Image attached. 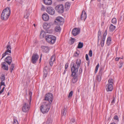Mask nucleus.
I'll return each instance as SVG.
<instances>
[{"label": "nucleus", "mask_w": 124, "mask_h": 124, "mask_svg": "<svg viewBox=\"0 0 124 124\" xmlns=\"http://www.w3.org/2000/svg\"><path fill=\"white\" fill-rule=\"evenodd\" d=\"M81 60L80 59H78L75 63L72 62L70 65L71 71L72 73L71 76L73 77L72 82L74 83H76L78 80V75L77 74L79 67L80 65Z\"/></svg>", "instance_id": "f257e3e1"}, {"label": "nucleus", "mask_w": 124, "mask_h": 124, "mask_svg": "<svg viewBox=\"0 0 124 124\" xmlns=\"http://www.w3.org/2000/svg\"><path fill=\"white\" fill-rule=\"evenodd\" d=\"M11 12L10 8L7 7L3 10L1 14V18L2 20H6L9 16Z\"/></svg>", "instance_id": "f03ea898"}, {"label": "nucleus", "mask_w": 124, "mask_h": 124, "mask_svg": "<svg viewBox=\"0 0 124 124\" xmlns=\"http://www.w3.org/2000/svg\"><path fill=\"white\" fill-rule=\"evenodd\" d=\"M50 105L46 102H44L40 107L41 112L43 114L48 112L50 108Z\"/></svg>", "instance_id": "7ed1b4c3"}, {"label": "nucleus", "mask_w": 124, "mask_h": 124, "mask_svg": "<svg viewBox=\"0 0 124 124\" xmlns=\"http://www.w3.org/2000/svg\"><path fill=\"white\" fill-rule=\"evenodd\" d=\"M53 100V94L51 93H49L45 95V98L44 101H46V103L51 104Z\"/></svg>", "instance_id": "20e7f679"}, {"label": "nucleus", "mask_w": 124, "mask_h": 124, "mask_svg": "<svg viewBox=\"0 0 124 124\" xmlns=\"http://www.w3.org/2000/svg\"><path fill=\"white\" fill-rule=\"evenodd\" d=\"M46 41L51 44H54L56 38L53 35H47L45 37Z\"/></svg>", "instance_id": "39448f33"}, {"label": "nucleus", "mask_w": 124, "mask_h": 124, "mask_svg": "<svg viewBox=\"0 0 124 124\" xmlns=\"http://www.w3.org/2000/svg\"><path fill=\"white\" fill-rule=\"evenodd\" d=\"M31 102V101H28L24 103L22 107V110L24 112H26L29 110L30 108V105Z\"/></svg>", "instance_id": "423d86ee"}, {"label": "nucleus", "mask_w": 124, "mask_h": 124, "mask_svg": "<svg viewBox=\"0 0 124 124\" xmlns=\"http://www.w3.org/2000/svg\"><path fill=\"white\" fill-rule=\"evenodd\" d=\"M64 20L61 17H58L55 20L54 22L56 25H61L63 23Z\"/></svg>", "instance_id": "0eeeda50"}, {"label": "nucleus", "mask_w": 124, "mask_h": 124, "mask_svg": "<svg viewBox=\"0 0 124 124\" xmlns=\"http://www.w3.org/2000/svg\"><path fill=\"white\" fill-rule=\"evenodd\" d=\"M103 68L102 67H100L99 75L96 77V80L97 81L99 82L101 81L102 75L103 73Z\"/></svg>", "instance_id": "6e6552de"}, {"label": "nucleus", "mask_w": 124, "mask_h": 124, "mask_svg": "<svg viewBox=\"0 0 124 124\" xmlns=\"http://www.w3.org/2000/svg\"><path fill=\"white\" fill-rule=\"evenodd\" d=\"M56 10L59 13H62L64 12L63 6L62 4L58 5L55 7Z\"/></svg>", "instance_id": "1a4fd4ad"}, {"label": "nucleus", "mask_w": 124, "mask_h": 124, "mask_svg": "<svg viewBox=\"0 0 124 124\" xmlns=\"http://www.w3.org/2000/svg\"><path fill=\"white\" fill-rule=\"evenodd\" d=\"M46 10V12L50 15H52L55 13L54 10L51 6L47 7Z\"/></svg>", "instance_id": "9d476101"}, {"label": "nucleus", "mask_w": 124, "mask_h": 124, "mask_svg": "<svg viewBox=\"0 0 124 124\" xmlns=\"http://www.w3.org/2000/svg\"><path fill=\"white\" fill-rule=\"evenodd\" d=\"M7 50L3 54H2V56L1 59H2L3 58L5 57L6 55L8 54V52L10 53H11V46L10 45H7Z\"/></svg>", "instance_id": "9b49d317"}, {"label": "nucleus", "mask_w": 124, "mask_h": 124, "mask_svg": "<svg viewBox=\"0 0 124 124\" xmlns=\"http://www.w3.org/2000/svg\"><path fill=\"white\" fill-rule=\"evenodd\" d=\"M39 57V56L37 54H33L32 56L31 60L32 63L33 64L36 63L38 60Z\"/></svg>", "instance_id": "f8f14e48"}, {"label": "nucleus", "mask_w": 124, "mask_h": 124, "mask_svg": "<svg viewBox=\"0 0 124 124\" xmlns=\"http://www.w3.org/2000/svg\"><path fill=\"white\" fill-rule=\"evenodd\" d=\"M80 31V29L79 28H74L72 30V33L74 36H75L78 34Z\"/></svg>", "instance_id": "ddd939ff"}, {"label": "nucleus", "mask_w": 124, "mask_h": 124, "mask_svg": "<svg viewBox=\"0 0 124 124\" xmlns=\"http://www.w3.org/2000/svg\"><path fill=\"white\" fill-rule=\"evenodd\" d=\"M106 88L107 91H111L113 89V85L111 84H108L107 85Z\"/></svg>", "instance_id": "4468645a"}, {"label": "nucleus", "mask_w": 124, "mask_h": 124, "mask_svg": "<svg viewBox=\"0 0 124 124\" xmlns=\"http://www.w3.org/2000/svg\"><path fill=\"white\" fill-rule=\"evenodd\" d=\"M42 17L43 20L45 21H47L49 19L48 15L46 13H44L43 14Z\"/></svg>", "instance_id": "2eb2a0df"}, {"label": "nucleus", "mask_w": 124, "mask_h": 124, "mask_svg": "<svg viewBox=\"0 0 124 124\" xmlns=\"http://www.w3.org/2000/svg\"><path fill=\"white\" fill-rule=\"evenodd\" d=\"M87 17L85 11H83L81 15V20H85Z\"/></svg>", "instance_id": "dca6fc26"}, {"label": "nucleus", "mask_w": 124, "mask_h": 124, "mask_svg": "<svg viewBox=\"0 0 124 124\" xmlns=\"http://www.w3.org/2000/svg\"><path fill=\"white\" fill-rule=\"evenodd\" d=\"M52 24L51 23H44L43 25V27L45 29H47L49 28Z\"/></svg>", "instance_id": "f3484780"}, {"label": "nucleus", "mask_w": 124, "mask_h": 124, "mask_svg": "<svg viewBox=\"0 0 124 124\" xmlns=\"http://www.w3.org/2000/svg\"><path fill=\"white\" fill-rule=\"evenodd\" d=\"M5 61L10 65L12 61V57L11 56H8L5 59Z\"/></svg>", "instance_id": "a211bd4d"}, {"label": "nucleus", "mask_w": 124, "mask_h": 124, "mask_svg": "<svg viewBox=\"0 0 124 124\" xmlns=\"http://www.w3.org/2000/svg\"><path fill=\"white\" fill-rule=\"evenodd\" d=\"M6 64L5 62H2L1 64V65H2L1 67L4 70H8V65H6Z\"/></svg>", "instance_id": "6ab92c4d"}, {"label": "nucleus", "mask_w": 124, "mask_h": 124, "mask_svg": "<svg viewBox=\"0 0 124 124\" xmlns=\"http://www.w3.org/2000/svg\"><path fill=\"white\" fill-rule=\"evenodd\" d=\"M48 68L47 66H45L43 72L44 75L43 77L44 78H45L47 77V70H48Z\"/></svg>", "instance_id": "aec40b11"}, {"label": "nucleus", "mask_w": 124, "mask_h": 124, "mask_svg": "<svg viewBox=\"0 0 124 124\" xmlns=\"http://www.w3.org/2000/svg\"><path fill=\"white\" fill-rule=\"evenodd\" d=\"M42 51L45 53H47L49 51V48L48 47L43 46L42 47Z\"/></svg>", "instance_id": "412c9836"}, {"label": "nucleus", "mask_w": 124, "mask_h": 124, "mask_svg": "<svg viewBox=\"0 0 124 124\" xmlns=\"http://www.w3.org/2000/svg\"><path fill=\"white\" fill-rule=\"evenodd\" d=\"M44 3L46 5H50L52 3L51 0H44Z\"/></svg>", "instance_id": "4be33fe9"}, {"label": "nucleus", "mask_w": 124, "mask_h": 124, "mask_svg": "<svg viewBox=\"0 0 124 124\" xmlns=\"http://www.w3.org/2000/svg\"><path fill=\"white\" fill-rule=\"evenodd\" d=\"M70 5V3L68 2H66L65 4V8L67 11L68 10L69 8Z\"/></svg>", "instance_id": "5701e85b"}, {"label": "nucleus", "mask_w": 124, "mask_h": 124, "mask_svg": "<svg viewBox=\"0 0 124 124\" xmlns=\"http://www.w3.org/2000/svg\"><path fill=\"white\" fill-rule=\"evenodd\" d=\"M55 31L56 32H60L61 31V29L60 26L58 25L56 26L55 28Z\"/></svg>", "instance_id": "b1692460"}, {"label": "nucleus", "mask_w": 124, "mask_h": 124, "mask_svg": "<svg viewBox=\"0 0 124 124\" xmlns=\"http://www.w3.org/2000/svg\"><path fill=\"white\" fill-rule=\"evenodd\" d=\"M116 26L113 25L112 24H111L109 27V29L111 31H114L116 29Z\"/></svg>", "instance_id": "393cba45"}, {"label": "nucleus", "mask_w": 124, "mask_h": 124, "mask_svg": "<svg viewBox=\"0 0 124 124\" xmlns=\"http://www.w3.org/2000/svg\"><path fill=\"white\" fill-rule=\"evenodd\" d=\"M111 42V38L108 37L107 41V44L108 46H109Z\"/></svg>", "instance_id": "a878e982"}, {"label": "nucleus", "mask_w": 124, "mask_h": 124, "mask_svg": "<svg viewBox=\"0 0 124 124\" xmlns=\"http://www.w3.org/2000/svg\"><path fill=\"white\" fill-rule=\"evenodd\" d=\"M67 112V108H64L63 110L62 111V116H64L66 115Z\"/></svg>", "instance_id": "bb28decb"}, {"label": "nucleus", "mask_w": 124, "mask_h": 124, "mask_svg": "<svg viewBox=\"0 0 124 124\" xmlns=\"http://www.w3.org/2000/svg\"><path fill=\"white\" fill-rule=\"evenodd\" d=\"M52 122V120L50 118H48L46 121V124H51Z\"/></svg>", "instance_id": "cd10ccee"}, {"label": "nucleus", "mask_w": 124, "mask_h": 124, "mask_svg": "<svg viewBox=\"0 0 124 124\" xmlns=\"http://www.w3.org/2000/svg\"><path fill=\"white\" fill-rule=\"evenodd\" d=\"M15 66V64H12L10 67V71L11 73L12 72V70H13Z\"/></svg>", "instance_id": "c85d7f7f"}, {"label": "nucleus", "mask_w": 124, "mask_h": 124, "mask_svg": "<svg viewBox=\"0 0 124 124\" xmlns=\"http://www.w3.org/2000/svg\"><path fill=\"white\" fill-rule=\"evenodd\" d=\"M83 43L79 42L78 44V48H82L83 47Z\"/></svg>", "instance_id": "c756f323"}, {"label": "nucleus", "mask_w": 124, "mask_h": 124, "mask_svg": "<svg viewBox=\"0 0 124 124\" xmlns=\"http://www.w3.org/2000/svg\"><path fill=\"white\" fill-rule=\"evenodd\" d=\"M107 34V31L106 30L103 34L102 40L105 41L106 36Z\"/></svg>", "instance_id": "7c9ffc66"}, {"label": "nucleus", "mask_w": 124, "mask_h": 124, "mask_svg": "<svg viewBox=\"0 0 124 124\" xmlns=\"http://www.w3.org/2000/svg\"><path fill=\"white\" fill-rule=\"evenodd\" d=\"M112 23L114 24H116L117 23V20L115 18H113L111 21Z\"/></svg>", "instance_id": "2f4dec72"}, {"label": "nucleus", "mask_w": 124, "mask_h": 124, "mask_svg": "<svg viewBox=\"0 0 124 124\" xmlns=\"http://www.w3.org/2000/svg\"><path fill=\"white\" fill-rule=\"evenodd\" d=\"M52 62H54L55 61V56L54 55L51 57L50 60Z\"/></svg>", "instance_id": "473e14b6"}, {"label": "nucleus", "mask_w": 124, "mask_h": 124, "mask_svg": "<svg viewBox=\"0 0 124 124\" xmlns=\"http://www.w3.org/2000/svg\"><path fill=\"white\" fill-rule=\"evenodd\" d=\"M30 14L29 12H27L24 15V17L25 18H27L29 16Z\"/></svg>", "instance_id": "72a5a7b5"}, {"label": "nucleus", "mask_w": 124, "mask_h": 124, "mask_svg": "<svg viewBox=\"0 0 124 124\" xmlns=\"http://www.w3.org/2000/svg\"><path fill=\"white\" fill-rule=\"evenodd\" d=\"M0 79L1 81H3L5 80V77L4 75L3 74H2L1 76V77Z\"/></svg>", "instance_id": "f704fd0d"}, {"label": "nucleus", "mask_w": 124, "mask_h": 124, "mask_svg": "<svg viewBox=\"0 0 124 124\" xmlns=\"http://www.w3.org/2000/svg\"><path fill=\"white\" fill-rule=\"evenodd\" d=\"M79 54V51H77V52H76L74 54L75 56L78 57Z\"/></svg>", "instance_id": "c9c22d12"}, {"label": "nucleus", "mask_w": 124, "mask_h": 124, "mask_svg": "<svg viewBox=\"0 0 124 124\" xmlns=\"http://www.w3.org/2000/svg\"><path fill=\"white\" fill-rule=\"evenodd\" d=\"M99 67V63H98L97 65H96V68L95 70V73H96L97 71L98 70V69Z\"/></svg>", "instance_id": "e433bc0d"}, {"label": "nucleus", "mask_w": 124, "mask_h": 124, "mask_svg": "<svg viewBox=\"0 0 124 124\" xmlns=\"http://www.w3.org/2000/svg\"><path fill=\"white\" fill-rule=\"evenodd\" d=\"M114 120H116L117 122L119 121L118 117L117 115H115L114 117Z\"/></svg>", "instance_id": "4c0bfd02"}, {"label": "nucleus", "mask_w": 124, "mask_h": 124, "mask_svg": "<svg viewBox=\"0 0 124 124\" xmlns=\"http://www.w3.org/2000/svg\"><path fill=\"white\" fill-rule=\"evenodd\" d=\"M73 91H71L69 93L68 97L70 98L73 95Z\"/></svg>", "instance_id": "58836bf2"}, {"label": "nucleus", "mask_w": 124, "mask_h": 124, "mask_svg": "<svg viewBox=\"0 0 124 124\" xmlns=\"http://www.w3.org/2000/svg\"><path fill=\"white\" fill-rule=\"evenodd\" d=\"M101 35V31L99 30L98 32V42L99 41V39H100V37Z\"/></svg>", "instance_id": "ea45409f"}, {"label": "nucleus", "mask_w": 124, "mask_h": 124, "mask_svg": "<svg viewBox=\"0 0 124 124\" xmlns=\"http://www.w3.org/2000/svg\"><path fill=\"white\" fill-rule=\"evenodd\" d=\"M13 124H18L17 120L16 119H14Z\"/></svg>", "instance_id": "a19ab883"}, {"label": "nucleus", "mask_w": 124, "mask_h": 124, "mask_svg": "<svg viewBox=\"0 0 124 124\" xmlns=\"http://www.w3.org/2000/svg\"><path fill=\"white\" fill-rule=\"evenodd\" d=\"M119 68H121L123 64V62H119Z\"/></svg>", "instance_id": "79ce46f5"}, {"label": "nucleus", "mask_w": 124, "mask_h": 124, "mask_svg": "<svg viewBox=\"0 0 124 124\" xmlns=\"http://www.w3.org/2000/svg\"><path fill=\"white\" fill-rule=\"evenodd\" d=\"M113 80L112 79H110L108 80V83L111 84L113 85Z\"/></svg>", "instance_id": "37998d69"}, {"label": "nucleus", "mask_w": 124, "mask_h": 124, "mask_svg": "<svg viewBox=\"0 0 124 124\" xmlns=\"http://www.w3.org/2000/svg\"><path fill=\"white\" fill-rule=\"evenodd\" d=\"M2 85H4L5 86V85L4 83V82H3V81H1V82H0V89H1V86Z\"/></svg>", "instance_id": "c03bdc74"}, {"label": "nucleus", "mask_w": 124, "mask_h": 124, "mask_svg": "<svg viewBox=\"0 0 124 124\" xmlns=\"http://www.w3.org/2000/svg\"><path fill=\"white\" fill-rule=\"evenodd\" d=\"M45 33L43 31H42L41 33H40V36L41 37H43L44 36L43 35Z\"/></svg>", "instance_id": "a18cd8bd"}, {"label": "nucleus", "mask_w": 124, "mask_h": 124, "mask_svg": "<svg viewBox=\"0 0 124 124\" xmlns=\"http://www.w3.org/2000/svg\"><path fill=\"white\" fill-rule=\"evenodd\" d=\"M92 50H90L89 53V55L90 57H92Z\"/></svg>", "instance_id": "49530a36"}, {"label": "nucleus", "mask_w": 124, "mask_h": 124, "mask_svg": "<svg viewBox=\"0 0 124 124\" xmlns=\"http://www.w3.org/2000/svg\"><path fill=\"white\" fill-rule=\"evenodd\" d=\"M104 41H103V40H101V47H103L104 45Z\"/></svg>", "instance_id": "de8ad7c7"}, {"label": "nucleus", "mask_w": 124, "mask_h": 124, "mask_svg": "<svg viewBox=\"0 0 124 124\" xmlns=\"http://www.w3.org/2000/svg\"><path fill=\"white\" fill-rule=\"evenodd\" d=\"M18 3H19L20 5H22V4L23 1L22 0H19L18 1Z\"/></svg>", "instance_id": "09e8293b"}, {"label": "nucleus", "mask_w": 124, "mask_h": 124, "mask_svg": "<svg viewBox=\"0 0 124 124\" xmlns=\"http://www.w3.org/2000/svg\"><path fill=\"white\" fill-rule=\"evenodd\" d=\"M54 62H52L51 60H50L49 61V64L51 66H52L53 65V63Z\"/></svg>", "instance_id": "8fccbe9b"}, {"label": "nucleus", "mask_w": 124, "mask_h": 124, "mask_svg": "<svg viewBox=\"0 0 124 124\" xmlns=\"http://www.w3.org/2000/svg\"><path fill=\"white\" fill-rule=\"evenodd\" d=\"M75 39H74L71 38L70 40L72 42V43H73L75 41Z\"/></svg>", "instance_id": "3c124183"}, {"label": "nucleus", "mask_w": 124, "mask_h": 124, "mask_svg": "<svg viewBox=\"0 0 124 124\" xmlns=\"http://www.w3.org/2000/svg\"><path fill=\"white\" fill-rule=\"evenodd\" d=\"M85 58L86 61H88L89 60L88 55L87 54L85 55Z\"/></svg>", "instance_id": "603ef678"}, {"label": "nucleus", "mask_w": 124, "mask_h": 124, "mask_svg": "<svg viewBox=\"0 0 124 124\" xmlns=\"http://www.w3.org/2000/svg\"><path fill=\"white\" fill-rule=\"evenodd\" d=\"M5 88V87H3V88L0 91V94L1 93L3 92Z\"/></svg>", "instance_id": "864d4df0"}, {"label": "nucleus", "mask_w": 124, "mask_h": 124, "mask_svg": "<svg viewBox=\"0 0 124 124\" xmlns=\"http://www.w3.org/2000/svg\"><path fill=\"white\" fill-rule=\"evenodd\" d=\"M115 97H113V99H112V101H111V103H115Z\"/></svg>", "instance_id": "5fc2aeb1"}, {"label": "nucleus", "mask_w": 124, "mask_h": 124, "mask_svg": "<svg viewBox=\"0 0 124 124\" xmlns=\"http://www.w3.org/2000/svg\"><path fill=\"white\" fill-rule=\"evenodd\" d=\"M68 63H66L65 66V69H66L68 68Z\"/></svg>", "instance_id": "6e6d98bb"}, {"label": "nucleus", "mask_w": 124, "mask_h": 124, "mask_svg": "<svg viewBox=\"0 0 124 124\" xmlns=\"http://www.w3.org/2000/svg\"><path fill=\"white\" fill-rule=\"evenodd\" d=\"M45 9V7L43 6V5H42V8H41V10H44Z\"/></svg>", "instance_id": "4d7b16f0"}, {"label": "nucleus", "mask_w": 124, "mask_h": 124, "mask_svg": "<svg viewBox=\"0 0 124 124\" xmlns=\"http://www.w3.org/2000/svg\"><path fill=\"white\" fill-rule=\"evenodd\" d=\"M120 58L117 57L115 59V60L116 61H118L119 60Z\"/></svg>", "instance_id": "13d9d810"}, {"label": "nucleus", "mask_w": 124, "mask_h": 124, "mask_svg": "<svg viewBox=\"0 0 124 124\" xmlns=\"http://www.w3.org/2000/svg\"><path fill=\"white\" fill-rule=\"evenodd\" d=\"M71 121L73 123L75 122V120L74 119H72L71 120Z\"/></svg>", "instance_id": "bf43d9fd"}, {"label": "nucleus", "mask_w": 124, "mask_h": 124, "mask_svg": "<svg viewBox=\"0 0 124 124\" xmlns=\"http://www.w3.org/2000/svg\"><path fill=\"white\" fill-rule=\"evenodd\" d=\"M82 69L81 68H80L79 69V72L81 73L82 72Z\"/></svg>", "instance_id": "052dcab7"}, {"label": "nucleus", "mask_w": 124, "mask_h": 124, "mask_svg": "<svg viewBox=\"0 0 124 124\" xmlns=\"http://www.w3.org/2000/svg\"><path fill=\"white\" fill-rule=\"evenodd\" d=\"M66 69L65 70H64V72L63 73V74H65L66 73Z\"/></svg>", "instance_id": "680f3d73"}, {"label": "nucleus", "mask_w": 124, "mask_h": 124, "mask_svg": "<svg viewBox=\"0 0 124 124\" xmlns=\"http://www.w3.org/2000/svg\"><path fill=\"white\" fill-rule=\"evenodd\" d=\"M110 124H116L114 122H113L112 123H110Z\"/></svg>", "instance_id": "e2e57ef3"}, {"label": "nucleus", "mask_w": 124, "mask_h": 124, "mask_svg": "<svg viewBox=\"0 0 124 124\" xmlns=\"http://www.w3.org/2000/svg\"><path fill=\"white\" fill-rule=\"evenodd\" d=\"M33 25L34 27H35L36 26V25L35 24H34Z\"/></svg>", "instance_id": "0e129e2a"}, {"label": "nucleus", "mask_w": 124, "mask_h": 124, "mask_svg": "<svg viewBox=\"0 0 124 124\" xmlns=\"http://www.w3.org/2000/svg\"><path fill=\"white\" fill-rule=\"evenodd\" d=\"M41 60V57H40V59H39V60Z\"/></svg>", "instance_id": "69168bd1"}, {"label": "nucleus", "mask_w": 124, "mask_h": 124, "mask_svg": "<svg viewBox=\"0 0 124 124\" xmlns=\"http://www.w3.org/2000/svg\"><path fill=\"white\" fill-rule=\"evenodd\" d=\"M10 43V42H9L8 43V44H9ZM8 45H9V44H8Z\"/></svg>", "instance_id": "338daca9"}, {"label": "nucleus", "mask_w": 124, "mask_h": 124, "mask_svg": "<svg viewBox=\"0 0 124 124\" xmlns=\"http://www.w3.org/2000/svg\"><path fill=\"white\" fill-rule=\"evenodd\" d=\"M10 0H7V1H10Z\"/></svg>", "instance_id": "774afa93"}]
</instances>
